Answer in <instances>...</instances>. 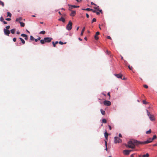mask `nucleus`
Returning <instances> with one entry per match:
<instances>
[{
  "mask_svg": "<svg viewBox=\"0 0 157 157\" xmlns=\"http://www.w3.org/2000/svg\"><path fill=\"white\" fill-rule=\"evenodd\" d=\"M153 141L152 139L150 138L146 141L140 142L134 139L130 140L128 143L127 144L125 145L127 148L133 149L135 148V146H138L141 144H146L151 142Z\"/></svg>",
  "mask_w": 157,
  "mask_h": 157,
  "instance_id": "1",
  "label": "nucleus"
},
{
  "mask_svg": "<svg viewBox=\"0 0 157 157\" xmlns=\"http://www.w3.org/2000/svg\"><path fill=\"white\" fill-rule=\"evenodd\" d=\"M52 40V38L51 37H45L43 40H41L40 41V43L42 44H44L46 42L49 43L51 42Z\"/></svg>",
  "mask_w": 157,
  "mask_h": 157,
  "instance_id": "2",
  "label": "nucleus"
},
{
  "mask_svg": "<svg viewBox=\"0 0 157 157\" xmlns=\"http://www.w3.org/2000/svg\"><path fill=\"white\" fill-rule=\"evenodd\" d=\"M72 22L71 21H69L68 22V24L67 25V29L69 31L71 30L72 28Z\"/></svg>",
  "mask_w": 157,
  "mask_h": 157,
  "instance_id": "3",
  "label": "nucleus"
},
{
  "mask_svg": "<svg viewBox=\"0 0 157 157\" xmlns=\"http://www.w3.org/2000/svg\"><path fill=\"white\" fill-rule=\"evenodd\" d=\"M122 141V140L118 137H114L115 143L117 144V143H121Z\"/></svg>",
  "mask_w": 157,
  "mask_h": 157,
  "instance_id": "4",
  "label": "nucleus"
},
{
  "mask_svg": "<svg viewBox=\"0 0 157 157\" xmlns=\"http://www.w3.org/2000/svg\"><path fill=\"white\" fill-rule=\"evenodd\" d=\"M4 34L6 36H9V34L10 33V30H7V29H4Z\"/></svg>",
  "mask_w": 157,
  "mask_h": 157,
  "instance_id": "5",
  "label": "nucleus"
},
{
  "mask_svg": "<svg viewBox=\"0 0 157 157\" xmlns=\"http://www.w3.org/2000/svg\"><path fill=\"white\" fill-rule=\"evenodd\" d=\"M104 104L105 105L109 106L111 104V102L108 101H104Z\"/></svg>",
  "mask_w": 157,
  "mask_h": 157,
  "instance_id": "6",
  "label": "nucleus"
},
{
  "mask_svg": "<svg viewBox=\"0 0 157 157\" xmlns=\"http://www.w3.org/2000/svg\"><path fill=\"white\" fill-rule=\"evenodd\" d=\"M123 153L125 155H128L130 153L128 150H124L123 151Z\"/></svg>",
  "mask_w": 157,
  "mask_h": 157,
  "instance_id": "7",
  "label": "nucleus"
},
{
  "mask_svg": "<svg viewBox=\"0 0 157 157\" xmlns=\"http://www.w3.org/2000/svg\"><path fill=\"white\" fill-rule=\"evenodd\" d=\"M100 34V33L99 32H97L95 34L94 36V38L96 40H98L99 38L98 36Z\"/></svg>",
  "mask_w": 157,
  "mask_h": 157,
  "instance_id": "8",
  "label": "nucleus"
},
{
  "mask_svg": "<svg viewBox=\"0 0 157 157\" xmlns=\"http://www.w3.org/2000/svg\"><path fill=\"white\" fill-rule=\"evenodd\" d=\"M114 75L118 78H122V75L121 74H114Z\"/></svg>",
  "mask_w": 157,
  "mask_h": 157,
  "instance_id": "9",
  "label": "nucleus"
},
{
  "mask_svg": "<svg viewBox=\"0 0 157 157\" xmlns=\"http://www.w3.org/2000/svg\"><path fill=\"white\" fill-rule=\"evenodd\" d=\"M149 118L150 119V120L152 121H154L155 120V117L154 116L152 115H150V117H149Z\"/></svg>",
  "mask_w": 157,
  "mask_h": 157,
  "instance_id": "10",
  "label": "nucleus"
},
{
  "mask_svg": "<svg viewBox=\"0 0 157 157\" xmlns=\"http://www.w3.org/2000/svg\"><path fill=\"white\" fill-rule=\"evenodd\" d=\"M76 14V11H75L72 10L70 15L71 17L74 16Z\"/></svg>",
  "mask_w": 157,
  "mask_h": 157,
  "instance_id": "11",
  "label": "nucleus"
},
{
  "mask_svg": "<svg viewBox=\"0 0 157 157\" xmlns=\"http://www.w3.org/2000/svg\"><path fill=\"white\" fill-rule=\"evenodd\" d=\"M104 135H105V139H106V140H105V141H107L108 140V133L106 132L105 133H104Z\"/></svg>",
  "mask_w": 157,
  "mask_h": 157,
  "instance_id": "12",
  "label": "nucleus"
},
{
  "mask_svg": "<svg viewBox=\"0 0 157 157\" xmlns=\"http://www.w3.org/2000/svg\"><path fill=\"white\" fill-rule=\"evenodd\" d=\"M22 20V18L21 17H19L18 18H17L16 21H19V22H21V21Z\"/></svg>",
  "mask_w": 157,
  "mask_h": 157,
  "instance_id": "13",
  "label": "nucleus"
},
{
  "mask_svg": "<svg viewBox=\"0 0 157 157\" xmlns=\"http://www.w3.org/2000/svg\"><path fill=\"white\" fill-rule=\"evenodd\" d=\"M58 20L59 21H62L63 22H64L65 21V19L63 17H61L60 18H59L58 19Z\"/></svg>",
  "mask_w": 157,
  "mask_h": 157,
  "instance_id": "14",
  "label": "nucleus"
},
{
  "mask_svg": "<svg viewBox=\"0 0 157 157\" xmlns=\"http://www.w3.org/2000/svg\"><path fill=\"white\" fill-rule=\"evenodd\" d=\"M85 27H83V29H82V31H81V36H82L83 34V33H84V32L85 31Z\"/></svg>",
  "mask_w": 157,
  "mask_h": 157,
  "instance_id": "15",
  "label": "nucleus"
},
{
  "mask_svg": "<svg viewBox=\"0 0 157 157\" xmlns=\"http://www.w3.org/2000/svg\"><path fill=\"white\" fill-rule=\"evenodd\" d=\"M82 10H87L88 11H91V10H92V9L90 8H87L86 9H82Z\"/></svg>",
  "mask_w": 157,
  "mask_h": 157,
  "instance_id": "16",
  "label": "nucleus"
},
{
  "mask_svg": "<svg viewBox=\"0 0 157 157\" xmlns=\"http://www.w3.org/2000/svg\"><path fill=\"white\" fill-rule=\"evenodd\" d=\"M100 111H101V113L103 115H105V111L104 110H103L102 109H101Z\"/></svg>",
  "mask_w": 157,
  "mask_h": 157,
  "instance_id": "17",
  "label": "nucleus"
},
{
  "mask_svg": "<svg viewBox=\"0 0 157 157\" xmlns=\"http://www.w3.org/2000/svg\"><path fill=\"white\" fill-rule=\"evenodd\" d=\"M19 39L21 40V41L22 43L23 44H25V40L21 38L20 37Z\"/></svg>",
  "mask_w": 157,
  "mask_h": 157,
  "instance_id": "18",
  "label": "nucleus"
},
{
  "mask_svg": "<svg viewBox=\"0 0 157 157\" xmlns=\"http://www.w3.org/2000/svg\"><path fill=\"white\" fill-rule=\"evenodd\" d=\"M68 5L69 6V10L71 11H72L71 10L73 8V7H72V6H71V5L69 4H68Z\"/></svg>",
  "mask_w": 157,
  "mask_h": 157,
  "instance_id": "19",
  "label": "nucleus"
},
{
  "mask_svg": "<svg viewBox=\"0 0 157 157\" xmlns=\"http://www.w3.org/2000/svg\"><path fill=\"white\" fill-rule=\"evenodd\" d=\"M15 31V29H13L11 30H10V32H11V33L13 34L14 33Z\"/></svg>",
  "mask_w": 157,
  "mask_h": 157,
  "instance_id": "20",
  "label": "nucleus"
},
{
  "mask_svg": "<svg viewBox=\"0 0 157 157\" xmlns=\"http://www.w3.org/2000/svg\"><path fill=\"white\" fill-rule=\"evenodd\" d=\"M20 24L21 26V27H24L25 24L24 23L21 22H20Z\"/></svg>",
  "mask_w": 157,
  "mask_h": 157,
  "instance_id": "21",
  "label": "nucleus"
},
{
  "mask_svg": "<svg viewBox=\"0 0 157 157\" xmlns=\"http://www.w3.org/2000/svg\"><path fill=\"white\" fill-rule=\"evenodd\" d=\"M11 16H12V14L10 13L9 12H7V16L8 17H11Z\"/></svg>",
  "mask_w": 157,
  "mask_h": 157,
  "instance_id": "22",
  "label": "nucleus"
},
{
  "mask_svg": "<svg viewBox=\"0 0 157 157\" xmlns=\"http://www.w3.org/2000/svg\"><path fill=\"white\" fill-rule=\"evenodd\" d=\"M151 129H150L149 130L146 131V133L147 134H149L150 133H151Z\"/></svg>",
  "mask_w": 157,
  "mask_h": 157,
  "instance_id": "23",
  "label": "nucleus"
},
{
  "mask_svg": "<svg viewBox=\"0 0 157 157\" xmlns=\"http://www.w3.org/2000/svg\"><path fill=\"white\" fill-rule=\"evenodd\" d=\"M149 156V155L148 153H147L145 155H143V157H148Z\"/></svg>",
  "mask_w": 157,
  "mask_h": 157,
  "instance_id": "24",
  "label": "nucleus"
},
{
  "mask_svg": "<svg viewBox=\"0 0 157 157\" xmlns=\"http://www.w3.org/2000/svg\"><path fill=\"white\" fill-rule=\"evenodd\" d=\"M128 67L129 70H132L133 69V67L132 66H130V65L128 66Z\"/></svg>",
  "mask_w": 157,
  "mask_h": 157,
  "instance_id": "25",
  "label": "nucleus"
},
{
  "mask_svg": "<svg viewBox=\"0 0 157 157\" xmlns=\"http://www.w3.org/2000/svg\"><path fill=\"white\" fill-rule=\"evenodd\" d=\"M94 9H96V10H97L98 11L99 10V6H98L94 7Z\"/></svg>",
  "mask_w": 157,
  "mask_h": 157,
  "instance_id": "26",
  "label": "nucleus"
},
{
  "mask_svg": "<svg viewBox=\"0 0 157 157\" xmlns=\"http://www.w3.org/2000/svg\"><path fill=\"white\" fill-rule=\"evenodd\" d=\"M102 123H106L107 122L106 120L105 119H103L102 120Z\"/></svg>",
  "mask_w": 157,
  "mask_h": 157,
  "instance_id": "27",
  "label": "nucleus"
},
{
  "mask_svg": "<svg viewBox=\"0 0 157 157\" xmlns=\"http://www.w3.org/2000/svg\"><path fill=\"white\" fill-rule=\"evenodd\" d=\"M30 39L31 40H34L35 38L32 36H30Z\"/></svg>",
  "mask_w": 157,
  "mask_h": 157,
  "instance_id": "28",
  "label": "nucleus"
},
{
  "mask_svg": "<svg viewBox=\"0 0 157 157\" xmlns=\"http://www.w3.org/2000/svg\"><path fill=\"white\" fill-rule=\"evenodd\" d=\"M105 146L106 147V148H105V150H106V151H107V141H105Z\"/></svg>",
  "mask_w": 157,
  "mask_h": 157,
  "instance_id": "29",
  "label": "nucleus"
},
{
  "mask_svg": "<svg viewBox=\"0 0 157 157\" xmlns=\"http://www.w3.org/2000/svg\"><path fill=\"white\" fill-rule=\"evenodd\" d=\"M147 115L149 117L150 115H152L150 113L148 112V110H147Z\"/></svg>",
  "mask_w": 157,
  "mask_h": 157,
  "instance_id": "30",
  "label": "nucleus"
},
{
  "mask_svg": "<svg viewBox=\"0 0 157 157\" xmlns=\"http://www.w3.org/2000/svg\"><path fill=\"white\" fill-rule=\"evenodd\" d=\"M106 53L108 55H109L111 54V52L109 51L108 50H107L106 51Z\"/></svg>",
  "mask_w": 157,
  "mask_h": 157,
  "instance_id": "31",
  "label": "nucleus"
},
{
  "mask_svg": "<svg viewBox=\"0 0 157 157\" xmlns=\"http://www.w3.org/2000/svg\"><path fill=\"white\" fill-rule=\"evenodd\" d=\"M45 33V32L44 31H42L40 32V34H44Z\"/></svg>",
  "mask_w": 157,
  "mask_h": 157,
  "instance_id": "32",
  "label": "nucleus"
},
{
  "mask_svg": "<svg viewBox=\"0 0 157 157\" xmlns=\"http://www.w3.org/2000/svg\"><path fill=\"white\" fill-rule=\"evenodd\" d=\"M72 7H73V8H78L79 7V6H75V5H71Z\"/></svg>",
  "mask_w": 157,
  "mask_h": 157,
  "instance_id": "33",
  "label": "nucleus"
},
{
  "mask_svg": "<svg viewBox=\"0 0 157 157\" xmlns=\"http://www.w3.org/2000/svg\"><path fill=\"white\" fill-rule=\"evenodd\" d=\"M0 20L1 21L3 22L4 21V19L2 17H1L0 18Z\"/></svg>",
  "mask_w": 157,
  "mask_h": 157,
  "instance_id": "34",
  "label": "nucleus"
},
{
  "mask_svg": "<svg viewBox=\"0 0 157 157\" xmlns=\"http://www.w3.org/2000/svg\"><path fill=\"white\" fill-rule=\"evenodd\" d=\"M157 137L155 135H154L153 136V138H152V140H155L156 138Z\"/></svg>",
  "mask_w": 157,
  "mask_h": 157,
  "instance_id": "35",
  "label": "nucleus"
},
{
  "mask_svg": "<svg viewBox=\"0 0 157 157\" xmlns=\"http://www.w3.org/2000/svg\"><path fill=\"white\" fill-rule=\"evenodd\" d=\"M59 44H66V42H65L64 43H63V42H62V41H59Z\"/></svg>",
  "mask_w": 157,
  "mask_h": 157,
  "instance_id": "36",
  "label": "nucleus"
},
{
  "mask_svg": "<svg viewBox=\"0 0 157 157\" xmlns=\"http://www.w3.org/2000/svg\"><path fill=\"white\" fill-rule=\"evenodd\" d=\"M96 21V19L95 18H94L92 21V23H93V22H95Z\"/></svg>",
  "mask_w": 157,
  "mask_h": 157,
  "instance_id": "37",
  "label": "nucleus"
},
{
  "mask_svg": "<svg viewBox=\"0 0 157 157\" xmlns=\"http://www.w3.org/2000/svg\"><path fill=\"white\" fill-rule=\"evenodd\" d=\"M143 102L144 104H147V102L145 100H143Z\"/></svg>",
  "mask_w": 157,
  "mask_h": 157,
  "instance_id": "38",
  "label": "nucleus"
},
{
  "mask_svg": "<svg viewBox=\"0 0 157 157\" xmlns=\"http://www.w3.org/2000/svg\"><path fill=\"white\" fill-rule=\"evenodd\" d=\"M143 86L146 89L148 88V86L147 85H144Z\"/></svg>",
  "mask_w": 157,
  "mask_h": 157,
  "instance_id": "39",
  "label": "nucleus"
},
{
  "mask_svg": "<svg viewBox=\"0 0 157 157\" xmlns=\"http://www.w3.org/2000/svg\"><path fill=\"white\" fill-rule=\"evenodd\" d=\"M10 26H9V25L7 26H6V29H7V30H8L9 29H10Z\"/></svg>",
  "mask_w": 157,
  "mask_h": 157,
  "instance_id": "40",
  "label": "nucleus"
},
{
  "mask_svg": "<svg viewBox=\"0 0 157 157\" xmlns=\"http://www.w3.org/2000/svg\"><path fill=\"white\" fill-rule=\"evenodd\" d=\"M21 36L23 37H26V35L25 34H21Z\"/></svg>",
  "mask_w": 157,
  "mask_h": 157,
  "instance_id": "41",
  "label": "nucleus"
},
{
  "mask_svg": "<svg viewBox=\"0 0 157 157\" xmlns=\"http://www.w3.org/2000/svg\"><path fill=\"white\" fill-rule=\"evenodd\" d=\"M1 5L3 7L4 6V4L3 2H2L1 1Z\"/></svg>",
  "mask_w": 157,
  "mask_h": 157,
  "instance_id": "42",
  "label": "nucleus"
},
{
  "mask_svg": "<svg viewBox=\"0 0 157 157\" xmlns=\"http://www.w3.org/2000/svg\"><path fill=\"white\" fill-rule=\"evenodd\" d=\"M52 44H53V47H56V44H55V43L53 41V42H52Z\"/></svg>",
  "mask_w": 157,
  "mask_h": 157,
  "instance_id": "43",
  "label": "nucleus"
},
{
  "mask_svg": "<svg viewBox=\"0 0 157 157\" xmlns=\"http://www.w3.org/2000/svg\"><path fill=\"white\" fill-rule=\"evenodd\" d=\"M107 39L110 40H111V37L109 36H107Z\"/></svg>",
  "mask_w": 157,
  "mask_h": 157,
  "instance_id": "44",
  "label": "nucleus"
},
{
  "mask_svg": "<svg viewBox=\"0 0 157 157\" xmlns=\"http://www.w3.org/2000/svg\"><path fill=\"white\" fill-rule=\"evenodd\" d=\"M91 11H92L93 13H95L96 12V11L95 10H93L92 9V10H91Z\"/></svg>",
  "mask_w": 157,
  "mask_h": 157,
  "instance_id": "45",
  "label": "nucleus"
},
{
  "mask_svg": "<svg viewBox=\"0 0 157 157\" xmlns=\"http://www.w3.org/2000/svg\"><path fill=\"white\" fill-rule=\"evenodd\" d=\"M13 41L15 42H16V38H14L13 39Z\"/></svg>",
  "mask_w": 157,
  "mask_h": 157,
  "instance_id": "46",
  "label": "nucleus"
},
{
  "mask_svg": "<svg viewBox=\"0 0 157 157\" xmlns=\"http://www.w3.org/2000/svg\"><path fill=\"white\" fill-rule=\"evenodd\" d=\"M11 20V19L10 18H7L6 19V20L7 21H10V20Z\"/></svg>",
  "mask_w": 157,
  "mask_h": 157,
  "instance_id": "47",
  "label": "nucleus"
},
{
  "mask_svg": "<svg viewBox=\"0 0 157 157\" xmlns=\"http://www.w3.org/2000/svg\"><path fill=\"white\" fill-rule=\"evenodd\" d=\"M86 16L87 18H89V14L88 13L86 14Z\"/></svg>",
  "mask_w": 157,
  "mask_h": 157,
  "instance_id": "48",
  "label": "nucleus"
},
{
  "mask_svg": "<svg viewBox=\"0 0 157 157\" xmlns=\"http://www.w3.org/2000/svg\"><path fill=\"white\" fill-rule=\"evenodd\" d=\"M95 13H96L98 15H99L100 14L99 12L96 11Z\"/></svg>",
  "mask_w": 157,
  "mask_h": 157,
  "instance_id": "49",
  "label": "nucleus"
},
{
  "mask_svg": "<svg viewBox=\"0 0 157 157\" xmlns=\"http://www.w3.org/2000/svg\"><path fill=\"white\" fill-rule=\"evenodd\" d=\"M108 127L109 128V129L110 130H111V129H112V128H111V126L110 125H108Z\"/></svg>",
  "mask_w": 157,
  "mask_h": 157,
  "instance_id": "50",
  "label": "nucleus"
},
{
  "mask_svg": "<svg viewBox=\"0 0 157 157\" xmlns=\"http://www.w3.org/2000/svg\"><path fill=\"white\" fill-rule=\"evenodd\" d=\"M28 37L26 35V37H25V39L26 40H28Z\"/></svg>",
  "mask_w": 157,
  "mask_h": 157,
  "instance_id": "51",
  "label": "nucleus"
},
{
  "mask_svg": "<svg viewBox=\"0 0 157 157\" xmlns=\"http://www.w3.org/2000/svg\"><path fill=\"white\" fill-rule=\"evenodd\" d=\"M107 94L109 96V98H110V92H108V94Z\"/></svg>",
  "mask_w": 157,
  "mask_h": 157,
  "instance_id": "52",
  "label": "nucleus"
},
{
  "mask_svg": "<svg viewBox=\"0 0 157 157\" xmlns=\"http://www.w3.org/2000/svg\"><path fill=\"white\" fill-rule=\"evenodd\" d=\"M3 23L5 24H7V22L4 21H3Z\"/></svg>",
  "mask_w": 157,
  "mask_h": 157,
  "instance_id": "53",
  "label": "nucleus"
},
{
  "mask_svg": "<svg viewBox=\"0 0 157 157\" xmlns=\"http://www.w3.org/2000/svg\"><path fill=\"white\" fill-rule=\"evenodd\" d=\"M101 13H102V10H99H99H98Z\"/></svg>",
  "mask_w": 157,
  "mask_h": 157,
  "instance_id": "54",
  "label": "nucleus"
},
{
  "mask_svg": "<svg viewBox=\"0 0 157 157\" xmlns=\"http://www.w3.org/2000/svg\"><path fill=\"white\" fill-rule=\"evenodd\" d=\"M91 5H95V6H96V5L93 2H92L91 3Z\"/></svg>",
  "mask_w": 157,
  "mask_h": 157,
  "instance_id": "55",
  "label": "nucleus"
},
{
  "mask_svg": "<svg viewBox=\"0 0 157 157\" xmlns=\"http://www.w3.org/2000/svg\"><path fill=\"white\" fill-rule=\"evenodd\" d=\"M119 137H122V135L120 134V133L119 135Z\"/></svg>",
  "mask_w": 157,
  "mask_h": 157,
  "instance_id": "56",
  "label": "nucleus"
},
{
  "mask_svg": "<svg viewBox=\"0 0 157 157\" xmlns=\"http://www.w3.org/2000/svg\"><path fill=\"white\" fill-rule=\"evenodd\" d=\"M17 34H20V32L19 31L17 32Z\"/></svg>",
  "mask_w": 157,
  "mask_h": 157,
  "instance_id": "57",
  "label": "nucleus"
},
{
  "mask_svg": "<svg viewBox=\"0 0 157 157\" xmlns=\"http://www.w3.org/2000/svg\"><path fill=\"white\" fill-rule=\"evenodd\" d=\"M34 40H35V41L36 42L38 41V40L37 39H34Z\"/></svg>",
  "mask_w": 157,
  "mask_h": 157,
  "instance_id": "58",
  "label": "nucleus"
},
{
  "mask_svg": "<svg viewBox=\"0 0 157 157\" xmlns=\"http://www.w3.org/2000/svg\"><path fill=\"white\" fill-rule=\"evenodd\" d=\"M128 150L129 151V152L130 153L131 151H133V150Z\"/></svg>",
  "mask_w": 157,
  "mask_h": 157,
  "instance_id": "59",
  "label": "nucleus"
},
{
  "mask_svg": "<svg viewBox=\"0 0 157 157\" xmlns=\"http://www.w3.org/2000/svg\"><path fill=\"white\" fill-rule=\"evenodd\" d=\"M58 42L57 41H56L55 43L56 44H57L58 43Z\"/></svg>",
  "mask_w": 157,
  "mask_h": 157,
  "instance_id": "60",
  "label": "nucleus"
},
{
  "mask_svg": "<svg viewBox=\"0 0 157 157\" xmlns=\"http://www.w3.org/2000/svg\"><path fill=\"white\" fill-rule=\"evenodd\" d=\"M78 40H80V41H82V39H81V38H78Z\"/></svg>",
  "mask_w": 157,
  "mask_h": 157,
  "instance_id": "61",
  "label": "nucleus"
},
{
  "mask_svg": "<svg viewBox=\"0 0 157 157\" xmlns=\"http://www.w3.org/2000/svg\"><path fill=\"white\" fill-rule=\"evenodd\" d=\"M84 39L85 40H87V38L86 37H85L84 38Z\"/></svg>",
  "mask_w": 157,
  "mask_h": 157,
  "instance_id": "62",
  "label": "nucleus"
},
{
  "mask_svg": "<svg viewBox=\"0 0 157 157\" xmlns=\"http://www.w3.org/2000/svg\"><path fill=\"white\" fill-rule=\"evenodd\" d=\"M134 156V154H132L131 155V157H133Z\"/></svg>",
  "mask_w": 157,
  "mask_h": 157,
  "instance_id": "63",
  "label": "nucleus"
},
{
  "mask_svg": "<svg viewBox=\"0 0 157 157\" xmlns=\"http://www.w3.org/2000/svg\"><path fill=\"white\" fill-rule=\"evenodd\" d=\"M37 39L38 40H40V37H39Z\"/></svg>",
  "mask_w": 157,
  "mask_h": 157,
  "instance_id": "64",
  "label": "nucleus"
}]
</instances>
